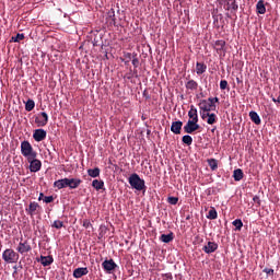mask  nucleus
Segmentation results:
<instances>
[{
    "instance_id": "473e14b6",
    "label": "nucleus",
    "mask_w": 280,
    "mask_h": 280,
    "mask_svg": "<svg viewBox=\"0 0 280 280\" xmlns=\"http://www.w3.org/2000/svg\"><path fill=\"white\" fill-rule=\"evenodd\" d=\"M183 143H185L186 145H191L194 143V138H191V136L186 135L182 138Z\"/></svg>"
},
{
    "instance_id": "ea45409f",
    "label": "nucleus",
    "mask_w": 280,
    "mask_h": 280,
    "mask_svg": "<svg viewBox=\"0 0 280 280\" xmlns=\"http://www.w3.org/2000/svg\"><path fill=\"white\" fill-rule=\"evenodd\" d=\"M109 19H112V22H110L112 25H117V21L115 19V11L112 12V15H109Z\"/></svg>"
},
{
    "instance_id": "412c9836",
    "label": "nucleus",
    "mask_w": 280,
    "mask_h": 280,
    "mask_svg": "<svg viewBox=\"0 0 280 280\" xmlns=\"http://www.w3.org/2000/svg\"><path fill=\"white\" fill-rule=\"evenodd\" d=\"M38 261H40L42 266H51L54 264V256H40Z\"/></svg>"
},
{
    "instance_id": "a19ab883",
    "label": "nucleus",
    "mask_w": 280,
    "mask_h": 280,
    "mask_svg": "<svg viewBox=\"0 0 280 280\" xmlns=\"http://www.w3.org/2000/svg\"><path fill=\"white\" fill-rule=\"evenodd\" d=\"M83 226H84V229H90V226H93V224H91V221H89V220H84L83 221Z\"/></svg>"
},
{
    "instance_id": "c85d7f7f",
    "label": "nucleus",
    "mask_w": 280,
    "mask_h": 280,
    "mask_svg": "<svg viewBox=\"0 0 280 280\" xmlns=\"http://www.w3.org/2000/svg\"><path fill=\"white\" fill-rule=\"evenodd\" d=\"M35 106H36V103L34 102V100L28 98V100L26 101V103H25V110H27V113H31V110H32L33 108H35Z\"/></svg>"
},
{
    "instance_id": "9d476101",
    "label": "nucleus",
    "mask_w": 280,
    "mask_h": 280,
    "mask_svg": "<svg viewBox=\"0 0 280 280\" xmlns=\"http://www.w3.org/2000/svg\"><path fill=\"white\" fill-rule=\"evenodd\" d=\"M18 253L20 255H25V253H30L32 250V245H30V242L21 240L16 247Z\"/></svg>"
},
{
    "instance_id": "1a4fd4ad",
    "label": "nucleus",
    "mask_w": 280,
    "mask_h": 280,
    "mask_svg": "<svg viewBox=\"0 0 280 280\" xmlns=\"http://www.w3.org/2000/svg\"><path fill=\"white\" fill-rule=\"evenodd\" d=\"M200 117L203 121H207L209 126H213V124H218V115H215L214 113L210 112L207 114H201Z\"/></svg>"
},
{
    "instance_id": "7ed1b4c3",
    "label": "nucleus",
    "mask_w": 280,
    "mask_h": 280,
    "mask_svg": "<svg viewBox=\"0 0 280 280\" xmlns=\"http://www.w3.org/2000/svg\"><path fill=\"white\" fill-rule=\"evenodd\" d=\"M21 154L26 159H31L32 156H38V153L34 151V147L30 141L24 140L21 142Z\"/></svg>"
},
{
    "instance_id": "4c0bfd02",
    "label": "nucleus",
    "mask_w": 280,
    "mask_h": 280,
    "mask_svg": "<svg viewBox=\"0 0 280 280\" xmlns=\"http://www.w3.org/2000/svg\"><path fill=\"white\" fill-rule=\"evenodd\" d=\"M167 202L168 205H178V197H168Z\"/></svg>"
},
{
    "instance_id": "c03bdc74",
    "label": "nucleus",
    "mask_w": 280,
    "mask_h": 280,
    "mask_svg": "<svg viewBox=\"0 0 280 280\" xmlns=\"http://www.w3.org/2000/svg\"><path fill=\"white\" fill-rule=\"evenodd\" d=\"M253 201L256 202L257 205H260L261 200L259 199V196H254Z\"/></svg>"
},
{
    "instance_id": "7c9ffc66",
    "label": "nucleus",
    "mask_w": 280,
    "mask_h": 280,
    "mask_svg": "<svg viewBox=\"0 0 280 280\" xmlns=\"http://www.w3.org/2000/svg\"><path fill=\"white\" fill-rule=\"evenodd\" d=\"M208 220H218V211L215 208H211L207 215Z\"/></svg>"
},
{
    "instance_id": "f8f14e48",
    "label": "nucleus",
    "mask_w": 280,
    "mask_h": 280,
    "mask_svg": "<svg viewBox=\"0 0 280 280\" xmlns=\"http://www.w3.org/2000/svg\"><path fill=\"white\" fill-rule=\"evenodd\" d=\"M33 139L37 142L45 141V139H47V131H45V129H35Z\"/></svg>"
},
{
    "instance_id": "e433bc0d",
    "label": "nucleus",
    "mask_w": 280,
    "mask_h": 280,
    "mask_svg": "<svg viewBox=\"0 0 280 280\" xmlns=\"http://www.w3.org/2000/svg\"><path fill=\"white\" fill-rule=\"evenodd\" d=\"M228 86H229V81H226V80H221L220 81L221 91H226Z\"/></svg>"
},
{
    "instance_id": "49530a36",
    "label": "nucleus",
    "mask_w": 280,
    "mask_h": 280,
    "mask_svg": "<svg viewBox=\"0 0 280 280\" xmlns=\"http://www.w3.org/2000/svg\"><path fill=\"white\" fill-rule=\"evenodd\" d=\"M45 198V195L43 192L39 194L38 200H43Z\"/></svg>"
},
{
    "instance_id": "9b49d317",
    "label": "nucleus",
    "mask_w": 280,
    "mask_h": 280,
    "mask_svg": "<svg viewBox=\"0 0 280 280\" xmlns=\"http://www.w3.org/2000/svg\"><path fill=\"white\" fill-rule=\"evenodd\" d=\"M40 205H38V202L36 201H32L28 205V208L25 209L27 215H37L38 211H40Z\"/></svg>"
},
{
    "instance_id": "2eb2a0df",
    "label": "nucleus",
    "mask_w": 280,
    "mask_h": 280,
    "mask_svg": "<svg viewBox=\"0 0 280 280\" xmlns=\"http://www.w3.org/2000/svg\"><path fill=\"white\" fill-rule=\"evenodd\" d=\"M89 275V268L86 267H79L73 270L74 279H82V277H86Z\"/></svg>"
},
{
    "instance_id": "4468645a",
    "label": "nucleus",
    "mask_w": 280,
    "mask_h": 280,
    "mask_svg": "<svg viewBox=\"0 0 280 280\" xmlns=\"http://www.w3.org/2000/svg\"><path fill=\"white\" fill-rule=\"evenodd\" d=\"M203 253L207 255H211V253H215L218 250V243L209 241L203 247Z\"/></svg>"
},
{
    "instance_id": "ddd939ff",
    "label": "nucleus",
    "mask_w": 280,
    "mask_h": 280,
    "mask_svg": "<svg viewBox=\"0 0 280 280\" xmlns=\"http://www.w3.org/2000/svg\"><path fill=\"white\" fill-rule=\"evenodd\" d=\"M221 3H225L224 10H232V12H237L238 5L236 0H221Z\"/></svg>"
},
{
    "instance_id": "58836bf2",
    "label": "nucleus",
    "mask_w": 280,
    "mask_h": 280,
    "mask_svg": "<svg viewBox=\"0 0 280 280\" xmlns=\"http://www.w3.org/2000/svg\"><path fill=\"white\" fill-rule=\"evenodd\" d=\"M52 201H54V196H46V197H44V202H46V205H49Z\"/></svg>"
},
{
    "instance_id": "f704fd0d",
    "label": "nucleus",
    "mask_w": 280,
    "mask_h": 280,
    "mask_svg": "<svg viewBox=\"0 0 280 280\" xmlns=\"http://www.w3.org/2000/svg\"><path fill=\"white\" fill-rule=\"evenodd\" d=\"M25 39V34L23 33H18L15 37H12V40L14 43H21V40Z\"/></svg>"
},
{
    "instance_id": "bb28decb",
    "label": "nucleus",
    "mask_w": 280,
    "mask_h": 280,
    "mask_svg": "<svg viewBox=\"0 0 280 280\" xmlns=\"http://www.w3.org/2000/svg\"><path fill=\"white\" fill-rule=\"evenodd\" d=\"M189 119H197L198 121V109L194 105L190 106V110L188 112Z\"/></svg>"
},
{
    "instance_id": "de8ad7c7",
    "label": "nucleus",
    "mask_w": 280,
    "mask_h": 280,
    "mask_svg": "<svg viewBox=\"0 0 280 280\" xmlns=\"http://www.w3.org/2000/svg\"><path fill=\"white\" fill-rule=\"evenodd\" d=\"M236 82H240V78L236 79Z\"/></svg>"
},
{
    "instance_id": "a18cd8bd",
    "label": "nucleus",
    "mask_w": 280,
    "mask_h": 280,
    "mask_svg": "<svg viewBox=\"0 0 280 280\" xmlns=\"http://www.w3.org/2000/svg\"><path fill=\"white\" fill-rule=\"evenodd\" d=\"M272 102H275V104H280V96L278 98H272Z\"/></svg>"
},
{
    "instance_id": "72a5a7b5",
    "label": "nucleus",
    "mask_w": 280,
    "mask_h": 280,
    "mask_svg": "<svg viewBox=\"0 0 280 280\" xmlns=\"http://www.w3.org/2000/svg\"><path fill=\"white\" fill-rule=\"evenodd\" d=\"M232 224L236 231H242V226H244V223L240 219L234 220Z\"/></svg>"
},
{
    "instance_id": "aec40b11",
    "label": "nucleus",
    "mask_w": 280,
    "mask_h": 280,
    "mask_svg": "<svg viewBox=\"0 0 280 280\" xmlns=\"http://www.w3.org/2000/svg\"><path fill=\"white\" fill-rule=\"evenodd\" d=\"M160 242H163L164 244H170V242H174V232H171L168 234H162L160 236Z\"/></svg>"
},
{
    "instance_id": "393cba45",
    "label": "nucleus",
    "mask_w": 280,
    "mask_h": 280,
    "mask_svg": "<svg viewBox=\"0 0 280 280\" xmlns=\"http://www.w3.org/2000/svg\"><path fill=\"white\" fill-rule=\"evenodd\" d=\"M206 71H207V65L197 61L196 63L197 75H202V73H205Z\"/></svg>"
},
{
    "instance_id": "c756f323",
    "label": "nucleus",
    "mask_w": 280,
    "mask_h": 280,
    "mask_svg": "<svg viewBox=\"0 0 280 280\" xmlns=\"http://www.w3.org/2000/svg\"><path fill=\"white\" fill-rule=\"evenodd\" d=\"M100 167L90 168L88 170V175L91 176V178H97L100 176Z\"/></svg>"
},
{
    "instance_id": "f257e3e1",
    "label": "nucleus",
    "mask_w": 280,
    "mask_h": 280,
    "mask_svg": "<svg viewBox=\"0 0 280 280\" xmlns=\"http://www.w3.org/2000/svg\"><path fill=\"white\" fill-rule=\"evenodd\" d=\"M220 102V98L215 97H209L207 100H201L198 104L199 106V115H206L207 113H210L211 110H215L218 104Z\"/></svg>"
},
{
    "instance_id": "2f4dec72",
    "label": "nucleus",
    "mask_w": 280,
    "mask_h": 280,
    "mask_svg": "<svg viewBox=\"0 0 280 280\" xmlns=\"http://www.w3.org/2000/svg\"><path fill=\"white\" fill-rule=\"evenodd\" d=\"M208 165L210 170H212V172H215V170H218V160L215 159L208 160Z\"/></svg>"
},
{
    "instance_id": "8fccbe9b",
    "label": "nucleus",
    "mask_w": 280,
    "mask_h": 280,
    "mask_svg": "<svg viewBox=\"0 0 280 280\" xmlns=\"http://www.w3.org/2000/svg\"><path fill=\"white\" fill-rule=\"evenodd\" d=\"M13 275H16V271H14Z\"/></svg>"
},
{
    "instance_id": "6e6552de",
    "label": "nucleus",
    "mask_w": 280,
    "mask_h": 280,
    "mask_svg": "<svg viewBox=\"0 0 280 280\" xmlns=\"http://www.w3.org/2000/svg\"><path fill=\"white\" fill-rule=\"evenodd\" d=\"M102 268L107 275H113V271L117 268V264L115 260H113V258L106 259L102 262Z\"/></svg>"
},
{
    "instance_id": "5701e85b",
    "label": "nucleus",
    "mask_w": 280,
    "mask_h": 280,
    "mask_svg": "<svg viewBox=\"0 0 280 280\" xmlns=\"http://www.w3.org/2000/svg\"><path fill=\"white\" fill-rule=\"evenodd\" d=\"M185 86L187 91H198V82H196L194 79L186 82Z\"/></svg>"
},
{
    "instance_id": "423d86ee",
    "label": "nucleus",
    "mask_w": 280,
    "mask_h": 280,
    "mask_svg": "<svg viewBox=\"0 0 280 280\" xmlns=\"http://www.w3.org/2000/svg\"><path fill=\"white\" fill-rule=\"evenodd\" d=\"M36 158L37 156H32L26 160L27 163H30V172L32 173L40 172V168L43 167V162Z\"/></svg>"
},
{
    "instance_id": "dca6fc26",
    "label": "nucleus",
    "mask_w": 280,
    "mask_h": 280,
    "mask_svg": "<svg viewBox=\"0 0 280 280\" xmlns=\"http://www.w3.org/2000/svg\"><path fill=\"white\" fill-rule=\"evenodd\" d=\"M54 187H56L57 189H65L67 187H69V178H62V179H58L54 183Z\"/></svg>"
},
{
    "instance_id": "b1692460",
    "label": "nucleus",
    "mask_w": 280,
    "mask_h": 280,
    "mask_svg": "<svg viewBox=\"0 0 280 280\" xmlns=\"http://www.w3.org/2000/svg\"><path fill=\"white\" fill-rule=\"evenodd\" d=\"M256 12L257 14H266V4L264 3V0L257 2Z\"/></svg>"
},
{
    "instance_id": "a211bd4d",
    "label": "nucleus",
    "mask_w": 280,
    "mask_h": 280,
    "mask_svg": "<svg viewBox=\"0 0 280 280\" xmlns=\"http://www.w3.org/2000/svg\"><path fill=\"white\" fill-rule=\"evenodd\" d=\"M82 185V179L80 178H68V187L69 189H78Z\"/></svg>"
},
{
    "instance_id": "f03ea898",
    "label": "nucleus",
    "mask_w": 280,
    "mask_h": 280,
    "mask_svg": "<svg viewBox=\"0 0 280 280\" xmlns=\"http://www.w3.org/2000/svg\"><path fill=\"white\" fill-rule=\"evenodd\" d=\"M128 183L132 189H136L137 191H143L145 189V180L141 179L139 174L133 173L129 176Z\"/></svg>"
},
{
    "instance_id": "4be33fe9",
    "label": "nucleus",
    "mask_w": 280,
    "mask_h": 280,
    "mask_svg": "<svg viewBox=\"0 0 280 280\" xmlns=\"http://www.w3.org/2000/svg\"><path fill=\"white\" fill-rule=\"evenodd\" d=\"M249 118L254 124H256V126H259L261 124V118L259 117V114H257V112L255 110L249 112Z\"/></svg>"
},
{
    "instance_id": "0eeeda50",
    "label": "nucleus",
    "mask_w": 280,
    "mask_h": 280,
    "mask_svg": "<svg viewBox=\"0 0 280 280\" xmlns=\"http://www.w3.org/2000/svg\"><path fill=\"white\" fill-rule=\"evenodd\" d=\"M35 124L38 128H44L47 124H49V115L46 112H42L38 116L35 117Z\"/></svg>"
},
{
    "instance_id": "37998d69",
    "label": "nucleus",
    "mask_w": 280,
    "mask_h": 280,
    "mask_svg": "<svg viewBox=\"0 0 280 280\" xmlns=\"http://www.w3.org/2000/svg\"><path fill=\"white\" fill-rule=\"evenodd\" d=\"M132 65H133V67L137 69V67H139V59L137 58V57H135L133 59H132Z\"/></svg>"
},
{
    "instance_id": "f3484780",
    "label": "nucleus",
    "mask_w": 280,
    "mask_h": 280,
    "mask_svg": "<svg viewBox=\"0 0 280 280\" xmlns=\"http://www.w3.org/2000/svg\"><path fill=\"white\" fill-rule=\"evenodd\" d=\"M180 130H183V121H173L171 126V131H173L174 135H180Z\"/></svg>"
},
{
    "instance_id": "20e7f679",
    "label": "nucleus",
    "mask_w": 280,
    "mask_h": 280,
    "mask_svg": "<svg viewBox=\"0 0 280 280\" xmlns=\"http://www.w3.org/2000/svg\"><path fill=\"white\" fill-rule=\"evenodd\" d=\"M2 259L5 264H16L19 261V254L12 248H8L2 253Z\"/></svg>"
},
{
    "instance_id": "a878e982",
    "label": "nucleus",
    "mask_w": 280,
    "mask_h": 280,
    "mask_svg": "<svg viewBox=\"0 0 280 280\" xmlns=\"http://www.w3.org/2000/svg\"><path fill=\"white\" fill-rule=\"evenodd\" d=\"M233 178L236 182L242 180V178H244V171H242V168H236L233 172Z\"/></svg>"
},
{
    "instance_id": "39448f33",
    "label": "nucleus",
    "mask_w": 280,
    "mask_h": 280,
    "mask_svg": "<svg viewBox=\"0 0 280 280\" xmlns=\"http://www.w3.org/2000/svg\"><path fill=\"white\" fill-rule=\"evenodd\" d=\"M196 130H200V125H198L197 118L195 119H189L187 124L184 126V131L187 135H194Z\"/></svg>"
},
{
    "instance_id": "09e8293b",
    "label": "nucleus",
    "mask_w": 280,
    "mask_h": 280,
    "mask_svg": "<svg viewBox=\"0 0 280 280\" xmlns=\"http://www.w3.org/2000/svg\"><path fill=\"white\" fill-rule=\"evenodd\" d=\"M200 95H201L202 97H205V94L200 93Z\"/></svg>"
},
{
    "instance_id": "c9c22d12",
    "label": "nucleus",
    "mask_w": 280,
    "mask_h": 280,
    "mask_svg": "<svg viewBox=\"0 0 280 280\" xmlns=\"http://www.w3.org/2000/svg\"><path fill=\"white\" fill-rule=\"evenodd\" d=\"M62 226H65V223L62 221H60V220H56L52 223V228L54 229H62Z\"/></svg>"
},
{
    "instance_id": "cd10ccee",
    "label": "nucleus",
    "mask_w": 280,
    "mask_h": 280,
    "mask_svg": "<svg viewBox=\"0 0 280 280\" xmlns=\"http://www.w3.org/2000/svg\"><path fill=\"white\" fill-rule=\"evenodd\" d=\"M92 187H94L96 191H100V189H104V180L94 179L92 182Z\"/></svg>"
},
{
    "instance_id": "6ab92c4d",
    "label": "nucleus",
    "mask_w": 280,
    "mask_h": 280,
    "mask_svg": "<svg viewBox=\"0 0 280 280\" xmlns=\"http://www.w3.org/2000/svg\"><path fill=\"white\" fill-rule=\"evenodd\" d=\"M224 47H226V42L224 39H219L214 43L217 54H222V51H224Z\"/></svg>"
},
{
    "instance_id": "79ce46f5",
    "label": "nucleus",
    "mask_w": 280,
    "mask_h": 280,
    "mask_svg": "<svg viewBox=\"0 0 280 280\" xmlns=\"http://www.w3.org/2000/svg\"><path fill=\"white\" fill-rule=\"evenodd\" d=\"M262 272H266V275H275V269H270V268H265L264 270H262Z\"/></svg>"
}]
</instances>
